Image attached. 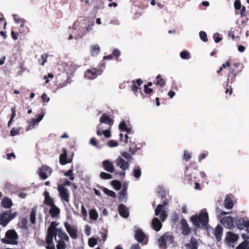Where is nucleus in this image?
<instances>
[{
	"mask_svg": "<svg viewBox=\"0 0 249 249\" xmlns=\"http://www.w3.org/2000/svg\"><path fill=\"white\" fill-rule=\"evenodd\" d=\"M168 205L167 201L165 199L163 201L162 204H158L155 210V214L156 216H159L161 220L157 217H155L152 221V227L156 231H159L162 227L161 222H164L167 218L168 214L167 212L164 209V207Z\"/></svg>",
	"mask_w": 249,
	"mask_h": 249,
	"instance_id": "obj_1",
	"label": "nucleus"
},
{
	"mask_svg": "<svg viewBox=\"0 0 249 249\" xmlns=\"http://www.w3.org/2000/svg\"><path fill=\"white\" fill-rule=\"evenodd\" d=\"M190 220L196 228H200L201 225L204 228L209 226V216L207 212H201L198 215H192Z\"/></svg>",
	"mask_w": 249,
	"mask_h": 249,
	"instance_id": "obj_2",
	"label": "nucleus"
},
{
	"mask_svg": "<svg viewBox=\"0 0 249 249\" xmlns=\"http://www.w3.org/2000/svg\"><path fill=\"white\" fill-rule=\"evenodd\" d=\"M115 163L117 167H119L121 170H116L115 174L120 177L124 178L125 177V171L129 169V163L127 161L125 160L121 157H119L115 160Z\"/></svg>",
	"mask_w": 249,
	"mask_h": 249,
	"instance_id": "obj_3",
	"label": "nucleus"
},
{
	"mask_svg": "<svg viewBox=\"0 0 249 249\" xmlns=\"http://www.w3.org/2000/svg\"><path fill=\"white\" fill-rule=\"evenodd\" d=\"M18 235L14 230H8L5 233V238L1 239L2 243L6 244L17 245Z\"/></svg>",
	"mask_w": 249,
	"mask_h": 249,
	"instance_id": "obj_4",
	"label": "nucleus"
},
{
	"mask_svg": "<svg viewBox=\"0 0 249 249\" xmlns=\"http://www.w3.org/2000/svg\"><path fill=\"white\" fill-rule=\"evenodd\" d=\"M173 242V236L168 233L163 234L158 239L159 248L160 249H166L167 245Z\"/></svg>",
	"mask_w": 249,
	"mask_h": 249,
	"instance_id": "obj_5",
	"label": "nucleus"
},
{
	"mask_svg": "<svg viewBox=\"0 0 249 249\" xmlns=\"http://www.w3.org/2000/svg\"><path fill=\"white\" fill-rule=\"evenodd\" d=\"M103 70L100 69H88L84 73V76L88 79L92 80L95 79L97 75L101 74Z\"/></svg>",
	"mask_w": 249,
	"mask_h": 249,
	"instance_id": "obj_6",
	"label": "nucleus"
},
{
	"mask_svg": "<svg viewBox=\"0 0 249 249\" xmlns=\"http://www.w3.org/2000/svg\"><path fill=\"white\" fill-rule=\"evenodd\" d=\"M235 225L237 229L243 230L249 228V220L244 218H239L235 220Z\"/></svg>",
	"mask_w": 249,
	"mask_h": 249,
	"instance_id": "obj_7",
	"label": "nucleus"
},
{
	"mask_svg": "<svg viewBox=\"0 0 249 249\" xmlns=\"http://www.w3.org/2000/svg\"><path fill=\"white\" fill-rule=\"evenodd\" d=\"M220 222L227 229L231 230L234 228V220L231 216L224 217Z\"/></svg>",
	"mask_w": 249,
	"mask_h": 249,
	"instance_id": "obj_8",
	"label": "nucleus"
},
{
	"mask_svg": "<svg viewBox=\"0 0 249 249\" xmlns=\"http://www.w3.org/2000/svg\"><path fill=\"white\" fill-rule=\"evenodd\" d=\"M58 191L61 199L67 202H69L70 194L68 190L63 186H58Z\"/></svg>",
	"mask_w": 249,
	"mask_h": 249,
	"instance_id": "obj_9",
	"label": "nucleus"
},
{
	"mask_svg": "<svg viewBox=\"0 0 249 249\" xmlns=\"http://www.w3.org/2000/svg\"><path fill=\"white\" fill-rule=\"evenodd\" d=\"M64 226L68 233L72 239L77 238V229L74 227H72L67 222L64 223Z\"/></svg>",
	"mask_w": 249,
	"mask_h": 249,
	"instance_id": "obj_10",
	"label": "nucleus"
},
{
	"mask_svg": "<svg viewBox=\"0 0 249 249\" xmlns=\"http://www.w3.org/2000/svg\"><path fill=\"white\" fill-rule=\"evenodd\" d=\"M239 236L237 234L233 233L231 232H228L226 234V240L228 245L233 247V244L238 240Z\"/></svg>",
	"mask_w": 249,
	"mask_h": 249,
	"instance_id": "obj_11",
	"label": "nucleus"
},
{
	"mask_svg": "<svg viewBox=\"0 0 249 249\" xmlns=\"http://www.w3.org/2000/svg\"><path fill=\"white\" fill-rule=\"evenodd\" d=\"M180 224L182 234L184 236L189 235L191 233V229L188 226L186 220L184 218L182 219Z\"/></svg>",
	"mask_w": 249,
	"mask_h": 249,
	"instance_id": "obj_12",
	"label": "nucleus"
},
{
	"mask_svg": "<svg viewBox=\"0 0 249 249\" xmlns=\"http://www.w3.org/2000/svg\"><path fill=\"white\" fill-rule=\"evenodd\" d=\"M103 167L105 171L108 173H113L116 171L113 163L108 160H105L102 162Z\"/></svg>",
	"mask_w": 249,
	"mask_h": 249,
	"instance_id": "obj_13",
	"label": "nucleus"
},
{
	"mask_svg": "<svg viewBox=\"0 0 249 249\" xmlns=\"http://www.w3.org/2000/svg\"><path fill=\"white\" fill-rule=\"evenodd\" d=\"M100 123L111 126L113 125L114 121L109 117L108 114L104 113L100 118Z\"/></svg>",
	"mask_w": 249,
	"mask_h": 249,
	"instance_id": "obj_14",
	"label": "nucleus"
},
{
	"mask_svg": "<svg viewBox=\"0 0 249 249\" xmlns=\"http://www.w3.org/2000/svg\"><path fill=\"white\" fill-rule=\"evenodd\" d=\"M11 221L9 218V213L8 211L4 212L0 215V225L5 227Z\"/></svg>",
	"mask_w": 249,
	"mask_h": 249,
	"instance_id": "obj_15",
	"label": "nucleus"
},
{
	"mask_svg": "<svg viewBox=\"0 0 249 249\" xmlns=\"http://www.w3.org/2000/svg\"><path fill=\"white\" fill-rule=\"evenodd\" d=\"M118 212L119 214L124 218H127L129 216V212L128 208L124 204H120L118 206Z\"/></svg>",
	"mask_w": 249,
	"mask_h": 249,
	"instance_id": "obj_16",
	"label": "nucleus"
},
{
	"mask_svg": "<svg viewBox=\"0 0 249 249\" xmlns=\"http://www.w3.org/2000/svg\"><path fill=\"white\" fill-rule=\"evenodd\" d=\"M223 231V228L220 225H217L214 229V235L215 237L217 242H218L221 240Z\"/></svg>",
	"mask_w": 249,
	"mask_h": 249,
	"instance_id": "obj_17",
	"label": "nucleus"
},
{
	"mask_svg": "<svg viewBox=\"0 0 249 249\" xmlns=\"http://www.w3.org/2000/svg\"><path fill=\"white\" fill-rule=\"evenodd\" d=\"M135 238L138 242L142 243L145 239V234L141 230L138 229L135 231Z\"/></svg>",
	"mask_w": 249,
	"mask_h": 249,
	"instance_id": "obj_18",
	"label": "nucleus"
},
{
	"mask_svg": "<svg viewBox=\"0 0 249 249\" xmlns=\"http://www.w3.org/2000/svg\"><path fill=\"white\" fill-rule=\"evenodd\" d=\"M45 197L44 203L48 206H52L54 205L53 199L50 197L49 193L45 191L44 193Z\"/></svg>",
	"mask_w": 249,
	"mask_h": 249,
	"instance_id": "obj_19",
	"label": "nucleus"
},
{
	"mask_svg": "<svg viewBox=\"0 0 249 249\" xmlns=\"http://www.w3.org/2000/svg\"><path fill=\"white\" fill-rule=\"evenodd\" d=\"M185 246L187 249H197L198 243L197 240L195 238L192 237L190 242L186 244Z\"/></svg>",
	"mask_w": 249,
	"mask_h": 249,
	"instance_id": "obj_20",
	"label": "nucleus"
},
{
	"mask_svg": "<svg viewBox=\"0 0 249 249\" xmlns=\"http://www.w3.org/2000/svg\"><path fill=\"white\" fill-rule=\"evenodd\" d=\"M63 154L60 155L59 162L61 165H65L70 161H67V152L65 148H63Z\"/></svg>",
	"mask_w": 249,
	"mask_h": 249,
	"instance_id": "obj_21",
	"label": "nucleus"
},
{
	"mask_svg": "<svg viewBox=\"0 0 249 249\" xmlns=\"http://www.w3.org/2000/svg\"><path fill=\"white\" fill-rule=\"evenodd\" d=\"M51 207L49 210V213L53 217H58L60 213V209L55 204Z\"/></svg>",
	"mask_w": 249,
	"mask_h": 249,
	"instance_id": "obj_22",
	"label": "nucleus"
},
{
	"mask_svg": "<svg viewBox=\"0 0 249 249\" xmlns=\"http://www.w3.org/2000/svg\"><path fill=\"white\" fill-rule=\"evenodd\" d=\"M56 233H55V232L53 231L51 232L50 230H49V231H48V233L46 237V243L47 245H53L54 244L53 243V236L55 237L56 238Z\"/></svg>",
	"mask_w": 249,
	"mask_h": 249,
	"instance_id": "obj_23",
	"label": "nucleus"
},
{
	"mask_svg": "<svg viewBox=\"0 0 249 249\" xmlns=\"http://www.w3.org/2000/svg\"><path fill=\"white\" fill-rule=\"evenodd\" d=\"M1 205L4 208L9 209L12 207L13 202L11 199L8 197H5L1 201Z\"/></svg>",
	"mask_w": 249,
	"mask_h": 249,
	"instance_id": "obj_24",
	"label": "nucleus"
},
{
	"mask_svg": "<svg viewBox=\"0 0 249 249\" xmlns=\"http://www.w3.org/2000/svg\"><path fill=\"white\" fill-rule=\"evenodd\" d=\"M56 230H57V232H55V233H56V235H57L60 238V240H62L63 241L65 240L66 241H68L69 240V237L68 235L61 229H60Z\"/></svg>",
	"mask_w": 249,
	"mask_h": 249,
	"instance_id": "obj_25",
	"label": "nucleus"
},
{
	"mask_svg": "<svg viewBox=\"0 0 249 249\" xmlns=\"http://www.w3.org/2000/svg\"><path fill=\"white\" fill-rule=\"evenodd\" d=\"M157 193L158 196L160 197L162 199L165 198L166 196V190L162 186H159L157 188Z\"/></svg>",
	"mask_w": 249,
	"mask_h": 249,
	"instance_id": "obj_26",
	"label": "nucleus"
},
{
	"mask_svg": "<svg viewBox=\"0 0 249 249\" xmlns=\"http://www.w3.org/2000/svg\"><path fill=\"white\" fill-rule=\"evenodd\" d=\"M142 175L141 168L137 165L135 166L133 170V176L136 179H139Z\"/></svg>",
	"mask_w": 249,
	"mask_h": 249,
	"instance_id": "obj_27",
	"label": "nucleus"
},
{
	"mask_svg": "<svg viewBox=\"0 0 249 249\" xmlns=\"http://www.w3.org/2000/svg\"><path fill=\"white\" fill-rule=\"evenodd\" d=\"M100 52V48L97 44L92 45L90 47V53L92 56H96Z\"/></svg>",
	"mask_w": 249,
	"mask_h": 249,
	"instance_id": "obj_28",
	"label": "nucleus"
},
{
	"mask_svg": "<svg viewBox=\"0 0 249 249\" xmlns=\"http://www.w3.org/2000/svg\"><path fill=\"white\" fill-rule=\"evenodd\" d=\"M119 128L122 131H125L129 134L131 131V129L128 128L124 121L121 122L119 125Z\"/></svg>",
	"mask_w": 249,
	"mask_h": 249,
	"instance_id": "obj_29",
	"label": "nucleus"
},
{
	"mask_svg": "<svg viewBox=\"0 0 249 249\" xmlns=\"http://www.w3.org/2000/svg\"><path fill=\"white\" fill-rule=\"evenodd\" d=\"M224 207L227 209H231L233 207V202L230 197H227L224 200Z\"/></svg>",
	"mask_w": 249,
	"mask_h": 249,
	"instance_id": "obj_30",
	"label": "nucleus"
},
{
	"mask_svg": "<svg viewBox=\"0 0 249 249\" xmlns=\"http://www.w3.org/2000/svg\"><path fill=\"white\" fill-rule=\"evenodd\" d=\"M236 249H249V241H243L239 244Z\"/></svg>",
	"mask_w": 249,
	"mask_h": 249,
	"instance_id": "obj_31",
	"label": "nucleus"
},
{
	"mask_svg": "<svg viewBox=\"0 0 249 249\" xmlns=\"http://www.w3.org/2000/svg\"><path fill=\"white\" fill-rule=\"evenodd\" d=\"M89 215L90 218L94 220H96L98 217V214L97 211L94 209L90 210L89 212Z\"/></svg>",
	"mask_w": 249,
	"mask_h": 249,
	"instance_id": "obj_32",
	"label": "nucleus"
},
{
	"mask_svg": "<svg viewBox=\"0 0 249 249\" xmlns=\"http://www.w3.org/2000/svg\"><path fill=\"white\" fill-rule=\"evenodd\" d=\"M111 185L113 187L115 190H119L122 187V184L120 181L114 180L111 181Z\"/></svg>",
	"mask_w": 249,
	"mask_h": 249,
	"instance_id": "obj_33",
	"label": "nucleus"
},
{
	"mask_svg": "<svg viewBox=\"0 0 249 249\" xmlns=\"http://www.w3.org/2000/svg\"><path fill=\"white\" fill-rule=\"evenodd\" d=\"M103 192L105 194L112 198H115L116 196V193L114 192L107 188H103Z\"/></svg>",
	"mask_w": 249,
	"mask_h": 249,
	"instance_id": "obj_34",
	"label": "nucleus"
},
{
	"mask_svg": "<svg viewBox=\"0 0 249 249\" xmlns=\"http://www.w3.org/2000/svg\"><path fill=\"white\" fill-rule=\"evenodd\" d=\"M119 200L122 202H126L127 200V193L125 192L120 191L119 193Z\"/></svg>",
	"mask_w": 249,
	"mask_h": 249,
	"instance_id": "obj_35",
	"label": "nucleus"
},
{
	"mask_svg": "<svg viewBox=\"0 0 249 249\" xmlns=\"http://www.w3.org/2000/svg\"><path fill=\"white\" fill-rule=\"evenodd\" d=\"M57 225L58 223H56V222L52 221L51 223L50 227L48 228V231H49V230H50L51 232H57V230L56 229H58L56 228Z\"/></svg>",
	"mask_w": 249,
	"mask_h": 249,
	"instance_id": "obj_36",
	"label": "nucleus"
},
{
	"mask_svg": "<svg viewBox=\"0 0 249 249\" xmlns=\"http://www.w3.org/2000/svg\"><path fill=\"white\" fill-rule=\"evenodd\" d=\"M20 227L24 230H27L28 227V220L26 218H23L21 219L19 223Z\"/></svg>",
	"mask_w": 249,
	"mask_h": 249,
	"instance_id": "obj_37",
	"label": "nucleus"
},
{
	"mask_svg": "<svg viewBox=\"0 0 249 249\" xmlns=\"http://www.w3.org/2000/svg\"><path fill=\"white\" fill-rule=\"evenodd\" d=\"M100 177L103 179H110L112 178V176L106 172H101L100 174Z\"/></svg>",
	"mask_w": 249,
	"mask_h": 249,
	"instance_id": "obj_38",
	"label": "nucleus"
},
{
	"mask_svg": "<svg viewBox=\"0 0 249 249\" xmlns=\"http://www.w3.org/2000/svg\"><path fill=\"white\" fill-rule=\"evenodd\" d=\"M241 236L244 241H249V228L245 229V232L241 233Z\"/></svg>",
	"mask_w": 249,
	"mask_h": 249,
	"instance_id": "obj_39",
	"label": "nucleus"
},
{
	"mask_svg": "<svg viewBox=\"0 0 249 249\" xmlns=\"http://www.w3.org/2000/svg\"><path fill=\"white\" fill-rule=\"evenodd\" d=\"M38 173L39 176L42 179L45 180L48 178V176L46 175V173L43 170L39 168L38 170Z\"/></svg>",
	"mask_w": 249,
	"mask_h": 249,
	"instance_id": "obj_40",
	"label": "nucleus"
},
{
	"mask_svg": "<svg viewBox=\"0 0 249 249\" xmlns=\"http://www.w3.org/2000/svg\"><path fill=\"white\" fill-rule=\"evenodd\" d=\"M121 155L122 158L126 159L127 161H131L132 160V157L131 156L132 155L131 153L130 154L127 152H123L121 153Z\"/></svg>",
	"mask_w": 249,
	"mask_h": 249,
	"instance_id": "obj_41",
	"label": "nucleus"
},
{
	"mask_svg": "<svg viewBox=\"0 0 249 249\" xmlns=\"http://www.w3.org/2000/svg\"><path fill=\"white\" fill-rule=\"evenodd\" d=\"M180 56L183 59H189L190 58L189 53L187 51H183L180 53Z\"/></svg>",
	"mask_w": 249,
	"mask_h": 249,
	"instance_id": "obj_42",
	"label": "nucleus"
},
{
	"mask_svg": "<svg viewBox=\"0 0 249 249\" xmlns=\"http://www.w3.org/2000/svg\"><path fill=\"white\" fill-rule=\"evenodd\" d=\"M66 247V245L64 242V241L62 240H59L57 241V244L56 245V248H59V249H65Z\"/></svg>",
	"mask_w": 249,
	"mask_h": 249,
	"instance_id": "obj_43",
	"label": "nucleus"
},
{
	"mask_svg": "<svg viewBox=\"0 0 249 249\" xmlns=\"http://www.w3.org/2000/svg\"><path fill=\"white\" fill-rule=\"evenodd\" d=\"M200 39L204 42L208 41L207 35L205 32L200 31L199 33Z\"/></svg>",
	"mask_w": 249,
	"mask_h": 249,
	"instance_id": "obj_44",
	"label": "nucleus"
},
{
	"mask_svg": "<svg viewBox=\"0 0 249 249\" xmlns=\"http://www.w3.org/2000/svg\"><path fill=\"white\" fill-rule=\"evenodd\" d=\"M191 158V154L188 151L185 150L184 151L183 160H185L186 161H188Z\"/></svg>",
	"mask_w": 249,
	"mask_h": 249,
	"instance_id": "obj_45",
	"label": "nucleus"
},
{
	"mask_svg": "<svg viewBox=\"0 0 249 249\" xmlns=\"http://www.w3.org/2000/svg\"><path fill=\"white\" fill-rule=\"evenodd\" d=\"M230 74H231V75H229L228 81L231 80V83H232L234 81L235 78L236 76V73L235 72L234 70H231L230 71Z\"/></svg>",
	"mask_w": 249,
	"mask_h": 249,
	"instance_id": "obj_46",
	"label": "nucleus"
},
{
	"mask_svg": "<svg viewBox=\"0 0 249 249\" xmlns=\"http://www.w3.org/2000/svg\"><path fill=\"white\" fill-rule=\"evenodd\" d=\"M48 54H43L41 56V58L38 59V62L39 63L43 66L44 65V64L47 61V59L48 58Z\"/></svg>",
	"mask_w": 249,
	"mask_h": 249,
	"instance_id": "obj_47",
	"label": "nucleus"
},
{
	"mask_svg": "<svg viewBox=\"0 0 249 249\" xmlns=\"http://www.w3.org/2000/svg\"><path fill=\"white\" fill-rule=\"evenodd\" d=\"M36 210L33 209L30 213V220L32 224H34L36 222Z\"/></svg>",
	"mask_w": 249,
	"mask_h": 249,
	"instance_id": "obj_48",
	"label": "nucleus"
},
{
	"mask_svg": "<svg viewBox=\"0 0 249 249\" xmlns=\"http://www.w3.org/2000/svg\"><path fill=\"white\" fill-rule=\"evenodd\" d=\"M97 243V240L94 238H90L88 241V244L90 247H94Z\"/></svg>",
	"mask_w": 249,
	"mask_h": 249,
	"instance_id": "obj_49",
	"label": "nucleus"
},
{
	"mask_svg": "<svg viewBox=\"0 0 249 249\" xmlns=\"http://www.w3.org/2000/svg\"><path fill=\"white\" fill-rule=\"evenodd\" d=\"M37 123L36 122V120L34 118L32 119L29 123V125L27 129V130H31L34 128L36 124Z\"/></svg>",
	"mask_w": 249,
	"mask_h": 249,
	"instance_id": "obj_50",
	"label": "nucleus"
},
{
	"mask_svg": "<svg viewBox=\"0 0 249 249\" xmlns=\"http://www.w3.org/2000/svg\"><path fill=\"white\" fill-rule=\"evenodd\" d=\"M19 131L20 129H16L15 127H13L10 131V136L14 137L19 135Z\"/></svg>",
	"mask_w": 249,
	"mask_h": 249,
	"instance_id": "obj_51",
	"label": "nucleus"
},
{
	"mask_svg": "<svg viewBox=\"0 0 249 249\" xmlns=\"http://www.w3.org/2000/svg\"><path fill=\"white\" fill-rule=\"evenodd\" d=\"M142 146H135L134 147H130L129 149V152L131 153L132 155L135 154V153L141 148Z\"/></svg>",
	"mask_w": 249,
	"mask_h": 249,
	"instance_id": "obj_52",
	"label": "nucleus"
},
{
	"mask_svg": "<svg viewBox=\"0 0 249 249\" xmlns=\"http://www.w3.org/2000/svg\"><path fill=\"white\" fill-rule=\"evenodd\" d=\"M108 145L110 147H114L118 146V142L114 140H110L108 142Z\"/></svg>",
	"mask_w": 249,
	"mask_h": 249,
	"instance_id": "obj_53",
	"label": "nucleus"
},
{
	"mask_svg": "<svg viewBox=\"0 0 249 249\" xmlns=\"http://www.w3.org/2000/svg\"><path fill=\"white\" fill-rule=\"evenodd\" d=\"M234 6L236 10L240 9L242 7L240 1L239 0H236L234 3Z\"/></svg>",
	"mask_w": 249,
	"mask_h": 249,
	"instance_id": "obj_54",
	"label": "nucleus"
},
{
	"mask_svg": "<svg viewBox=\"0 0 249 249\" xmlns=\"http://www.w3.org/2000/svg\"><path fill=\"white\" fill-rule=\"evenodd\" d=\"M156 84L160 87H163L165 85V82L163 79L160 78L157 81Z\"/></svg>",
	"mask_w": 249,
	"mask_h": 249,
	"instance_id": "obj_55",
	"label": "nucleus"
},
{
	"mask_svg": "<svg viewBox=\"0 0 249 249\" xmlns=\"http://www.w3.org/2000/svg\"><path fill=\"white\" fill-rule=\"evenodd\" d=\"M143 88H144V92L146 94H150L153 91L152 89L148 88L147 86H146V85H144Z\"/></svg>",
	"mask_w": 249,
	"mask_h": 249,
	"instance_id": "obj_56",
	"label": "nucleus"
},
{
	"mask_svg": "<svg viewBox=\"0 0 249 249\" xmlns=\"http://www.w3.org/2000/svg\"><path fill=\"white\" fill-rule=\"evenodd\" d=\"M94 25V22H91L90 23L86 28V31L87 33L89 32L93 29V26Z\"/></svg>",
	"mask_w": 249,
	"mask_h": 249,
	"instance_id": "obj_57",
	"label": "nucleus"
},
{
	"mask_svg": "<svg viewBox=\"0 0 249 249\" xmlns=\"http://www.w3.org/2000/svg\"><path fill=\"white\" fill-rule=\"evenodd\" d=\"M90 231H91V227L87 225L85 227V234L87 235V236H89L90 234Z\"/></svg>",
	"mask_w": 249,
	"mask_h": 249,
	"instance_id": "obj_58",
	"label": "nucleus"
},
{
	"mask_svg": "<svg viewBox=\"0 0 249 249\" xmlns=\"http://www.w3.org/2000/svg\"><path fill=\"white\" fill-rule=\"evenodd\" d=\"M102 133L106 138H109L111 137V134L109 130H103Z\"/></svg>",
	"mask_w": 249,
	"mask_h": 249,
	"instance_id": "obj_59",
	"label": "nucleus"
},
{
	"mask_svg": "<svg viewBox=\"0 0 249 249\" xmlns=\"http://www.w3.org/2000/svg\"><path fill=\"white\" fill-rule=\"evenodd\" d=\"M112 54L116 57H118L121 55V52L118 49H115L113 51Z\"/></svg>",
	"mask_w": 249,
	"mask_h": 249,
	"instance_id": "obj_60",
	"label": "nucleus"
},
{
	"mask_svg": "<svg viewBox=\"0 0 249 249\" xmlns=\"http://www.w3.org/2000/svg\"><path fill=\"white\" fill-rule=\"evenodd\" d=\"M218 35V33L214 34L213 36V37L214 39V41L215 43H219L221 40L222 38L217 36H216Z\"/></svg>",
	"mask_w": 249,
	"mask_h": 249,
	"instance_id": "obj_61",
	"label": "nucleus"
},
{
	"mask_svg": "<svg viewBox=\"0 0 249 249\" xmlns=\"http://www.w3.org/2000/svg\"><path fill=\"white\" fill-rule=\"evenodd\" d=\"M44 116V114L42 113L40 114H39L37 118H35V119L36 120V122L39 123L40 122L43 118Z\"/></svg>",
	"mask_w": 249,
	"mask_h": 249,
	"instance_id": "obj_62",
	"label": "nucleus"
},
{
	"mask_svg": "<svg viewBox=\"0 0 249 249\" xmlns=\"http://www.w3.org/2000/svg\"><path fill=\"white\" fill-rule=\"evenodd\" d=\"M64 176L66 177H70L71 176V175H73V169H70L68 171L66 172L64 174Z\"/></svg>",
	"mask_w": 249,
	"mask_h": 249,
	"instance_id": "obj_63",
	"label": "nucleus"
},
{
	"mask_svg": "<svg viewBox=\"0 0 249 249\" xmlns=\"http://www.w3.org/2000/svg\"><path fill=\"white\" fill-rule=\"evenodd\" d=\"M132 83L133 84H137V85L138 86H140L142 85V80L141 79V78H139L137 80H133L132 81Z\"/></svg>",
	"mask_w": 249,
	"mask_h": 249,
	"instance_id": "obj_64",
	"label": "nucleus"
}]
</instances>
